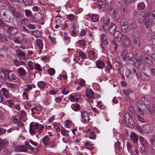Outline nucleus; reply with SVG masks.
<instances>
[{
  "instance_id": "1",
  "label": "nucleus",
  "mask_w": 155,
  "mask_h": 155,
  "mask_svg": "<svg viewBox=\"0 0 155 155\" xmlns=\"http://www.w3.org/2000/svg\"><path fill=\"white\" fill-rule=\"evenodd\" d=\"M134 59L135 63L139 66L143 65L145 61L144 57L138 52L135 54Z\"/></svg>"
},
{
  "instance_id": "2",
  "label": "nucleus",
  "mask_w": 155,
  "mask_h": 155,
  "mask_svg": "<svg viewBox=\"0 0 155 155\" xmlns=\"http://www.w3.org/2000/svg\"><path fill=\"white\" fill-rule=\"evenodd\" d=\"M102 43L100 45L102 49V52H104L105 51L106 46L108 45L109 40L106 37L105 34L102 35L101 38Z\"/></svg>"
},
{
  "instance_id": "3",
  "label": "nucleus",
  "mask_w": 155,
  "mask_h": 155,
  "mask_svg": "<svg viewBox=\"0 0 155 155\" xmlns=\"http://www.w3.org/2000/svg\"><path fill=\"white\" fill-rule=\"evenodd\" d=\"M124 118L127 125L130 127L133 128L134 126V122L129 114H125Z\"/></svg>"
},
{
  "instance_id": "4",
  "label": "nucleus",
  "mask_w": 155,
  "mask_h": 155,
  "mask_svg": "<svg viewBox=\"0 0 155 155\" xmlns=\"http://www.w3.org/2000/svg\"><path fill=\"white\" fill-rule=\"evenodd\" d=\"M134 15L137 17L140 22H142L145 20V13L143 12H140L134 11Z\"/></svg>"
},
{
  "instance_id": "5",
  "label": "nucleus",
  "mask_w": 155,
  "mask_h": 155,
  "mask_svg": "<svg viewBox=\"0 0 155 155\" xmlns=\"http://www.w3.org/2000/svg\"><path fill=\"white\" fill-rule=\"evenodd\" d=\"M122 58L127 61L132 60L133 57V54L130 52L128 53L126 50H124L122 53Z\"/></svg>"
},
{
  "instance_id": "6",
  "label": "nucleus",
  "mask_w": 155,
  "mask_h": 155,
  "mask_svg": "<svg viewBox=\"0 0 155 155\" xmlns=\"http://www.w3.org/2000/svg\"><path fill=\"white\" fill-rule=\"evenodd\" d=\"M10 13H12V15L11 20L12 21H14L15 17L16 18H19L21 17L20 13L17 11L15 8L12 7L11 6H10Z\"/></svg>"
},
{
  "instance_id": "7",
  "label": "nucleus",
  "mask_w": 155,
  "mask_h": 155,
  "mask_svg": "<svg viewBox=\"0 0 155 155\" xmlns=\"http://www.w3.org/2000/svg\"><path fill=\"white\" fill-rule=\"evenodd\" d=\"M10 71L8 70H5L2 72H0V79L5 81L9 79V73Z\"/></svg>"
},
{
  "instance_id": "8",
  "label": "nucleus",
  "mask_w": 155,
  "mask_h": 155,
  "mask_svg": "<svg viewBox=\"0 0 155 155\" xmlns=\"http://www.w3.org/2000/svg\"><path fill=\"white\" fill-rule=\"evenodd\" d=\"M149 104V101L147 97H141L140 101L138 103V105H140L142 107H146Z\"/></svg>"
},
{
  "instance_id": "9",
  "label": "nucleus",
  "mask_w": 155,
  "mask_h": 155,
  "mask_svg": "<svg viewBox=\"0 0 155 155\" xmlns=\"http://www.w3.org/2000/svg\"><path fill=\"white\" fill-rule=\"evenodd\" d=\"M122 44L125 47H127L130 45V41L128 38L125 35H122L121 38Z\"/></svg>"
},
{
  "instance_id": "10",
  "label": "nucleus",
  "mask_w": 155,
  "mask_h": 155,
  "mask_svg": "<svg viewBox=\"0 0 155 155\" xmlns=\"http://www.w3.org/2000/svg\"><path fill=\"white\" fill-rule=\"evenodd\" d=\"M142 130L146 133H150L153 131V128L150 124H146L142 127Z\"/></svg>"
},
{
  "instance_id": "11",
  "label": "nucleus",
  "mask_w": 155,
  "mask_h": 155,
  "mask_svg": "<svg viewBox=\"0 0 155 155\" xmlns=\"http://www.w3.org/2000/svg\"><path fill=\"white\" fill-rule=\"evenodd\" d=\"M115 38V40L117 42H119L120 41L121 38L122 36L121 33L118 31H116L113 34Z\"/></svg>"
},
{
  "instance_id": "12",
  "label": "nucleus",
  "mask_w": 155,
  "mask_h": 155,
  "mask_svg": "<svg viewBox=\"0 0 155 155\" xmlns=\"http://www.w3.org/2000/svg\"><path fill=\"white\" fill-rule=\"evenodd\" d=\"M35 125L36 131H37V130H38V133L40 134L42 130L44 129V126L38 123H35Z\"/></svg>"
},
{
  "instance_id": "13",
  "label": "nucleus",
  "mask_w": 155,
  "mask_h": 155,
  "mask_svg": "<svg viewBox=\"0 0 155 155\" xmlns=\"http://www.w3.org/2000/svg\"><path fill=\"white\" fill-rule=\"evenodd\" d=\"M81 116L82 118V121L87 122L88 121L89 117L86 112L84 111L81 112Z\"/></svg>"
},
{
  "instance_id": "14",
  "label": "nucleus",
  "mask_w": 155,
  "mask_h": 155,
  "mask_svg": "<svg viewBox=\"0 0 155 155\" xmlns=\"http://www.w3.org/2000/svg\"><path fill=\"white\" fill-rule=\"evenodd\" d=\"M16 54L20 59H22L25 58V53L23 51L20 50H17Z\"/></svg>"
},
{
  "instance_id": "15",
  "label": "nucleus",
  "mask_w": 155,
  "mask_h": 155,
  "mask_svg": "<svg viewBox=\"0 0 155 155\" xmlns=\"http://www.w3.org/2000/svg\"><path fill=\"white\" fill-rule=\"evenodd\" d=\"M8 144V142L6 140L0 139V151L3 147H5Z\"/></svg>"
},
{
  "instance_id": "16",
  "label": "nucleus",
  "mask_w": 155,
  "mask_h": 155,
  "mask_svg": "<svg viewBox=\"0 0 155 155\" xmlns=\"http://www.w3.org/2000/svg\"><path fill=\"white\" fill-rule=\"evenodd\" d=\"M116 26L113 23H111L110 25L109 29V32L111 35L113 34L116 31Z\"/></svg>"
},
{
  "instance_id": "17",
  "label": "nucleus",
  "mask_w": 155,
  "mask_h": 155,
  "mask_svg": "<svg viewBox=\"0 0 155 155\" xmlns=\"http://www.w3.org/2000/svg\"><path fill=\"white\" fill-rule=\"evenodd\" d=\"M96 65L98 68L103 69L104 67L105 64L102 61L98 60L96 61Z\"/></svg>"
},
{
  "instance_id": "18",
  "label": "nucleus",
  "mask_w": 155,
  "mask_h": 155,
  "mask_svg": "<svg viewBox=\"0 0 155 155\" xmlns=\"http://www.w3.org/2000/svg\"><path fill=\"white\" fill-rule=\"evenodd\" d=\"M94 94V92L91 89H89L86 90V95L90 98H91L93 97Z\"/></svg>"
},
{
  "instance_id": "19",
  "label": "nucleus",
  "mask_w": 155,
  "mask_h": 155,
  "mask_svg": "<svg viewBox=\"0 0 155 155\" xmlns=\"http://www.w3.org/2000/svg\"><path fill=\"white\" fill-rule=\"evenodd\" d=\"M71 107V108L75 111H79L81 108L80 105L77 104H72Z\"/></svg>"
},
{
  "instance_id": "20",
  "label": "nucleus",
  "mask_w": 155,
  "mask_h": 155,
  "mask_svg": "<svg viewBox=\"0 0 155 155\" xmlns=\"http://www.w3.org/2000/svg\"><path fill=\"white\" fill-rule=\"evenodd\" d=\"M36 44L38 46L39 50L41 51L43 49V44L42 41L41 39L36 40Z\"/></svg>"
},
{
  "instance_id": "21",
  "label": "nucleus",
  "mask_w": 155,
  "mask_h": 155,
  "mask_svg": "<svg viewBox=\"0 0 155 155\" xmlns=\"http://www.w3.org/2000/svg\"><path fill=\"white\" fill-rule=\"evenodd\" d=\"M14 63L16 66L20 65H25L26 63L24 61H19L18 59H15L13 61Z\"/></svg>"
},
{
  "instance_id": "22",
  "label": "nucleus",
  "mask_w": 155,
  "mask_h": 155,
  "mask_svg": "<svg viewBox=\"0 0 155 155\" xmlns=\"http://www.w3.org/2000/svg\"><path fill=\"white\" fill-rule=\"evenodd\" d=\"M43 16V15L42 14H38L33 17V20L36 21H40L42 20Z\"/></svg>"
},
{
  "instance_id": "23",
  "label": "nucleus",
  "mask_w": 155,
  "mask_h": 155,
  "mask_svg": "<svg viewBox=\"0 0 155 155\" xmlns=\"http://www.w3.org/2000/svg\"><path fill=\"white\" fill-rule=\"evenodd\" d=\"M36 130L35 125L31 123L30 124L29 131L31 134H34Z\"/></svg>"
},
{
  "instance_id": "24",
  "label": "nucleus",
  "mask_w": 155,
  "mask_h": 155,
  "mask_svg": "<svg viewBox=\"0 0 155 155\" xmlns=\"http://www.w3.org/2000/svg\"><path fill=\"white\" fill-rule=\"evenodd\" d=\"M87 53L89 54V56L90 58H95L96 57V53L92 50H89L87 51Z\"/></svg>"
},
{
  "instance_id": "25",
  "label": "nucleus",
  "mask_w": 155,
  "mask_h": 155,
  "mask_svg": "<svg viewBox=\"0 0 155 155\" xmlns=\"http://www.w3.org/2000/svg\"><path fill=\"white\" fill-rule=\"evenodd\" d=\"M139 75L140 79L143 80H147L148 78V76L144 73L140 72Z\"/></svg>"
},
{
  "instance_id": "26",
  "label": "nucleus",
  "mask_w": 155,
  "mask_h": 155,
  "mask_svg": "<svg viewBox=\"0 0 155 155\" xmlns=\"http://www.w3.org/2000/svg\"><path fill=\"white\" fill-rule=\"evenodd\" d=\"M137 7L138 10H143L145 8V5L143 2H140L137 4Z\"/></svg>"
},
{
  "instance_id": "27",
  "label": "nucleus",
  "mask_w": 155,
  "mask_h": 155,
  "mask_svg": "<svg viewBox=\"0 0 155 155\" xmlns=\"http://www.w3.org/2000/svg\"><path fill=\"white\" fill-rule=\"evenodd\" d=\"M138 106V111L140 114L141 116H143V110H147L146 108V107H142L140 106V105H137Z\"/></svg>"
},
{
  "instance_id": "28",
  "label": "nucleus",
  "mask_w": 155,
  "mask_h": 155,
  "mask_svg": "<svg viewBox=\"0 0 155 155\" xmlns=\"http://www.w3.org/2000/svg\"><path fill=\"white\" fill-rule=\"evenodd\" d=\"M99 15L97 14H92L91 16L92 21L94 22H97L99 20Z\"/></svg>"
},
{
  "instance_id": "29",
  "label": "nucleus",
  "mask_w": 155,
  "mask_h": 155,
  "mask_svg": "<svg viewBox=\"0 0 155 155\" xmlns=\"http://www.w3.org/2000/svg\"><path fill=\"white\" fill-rule=\"evenodd\" d=\"M49 139L47 136H45L43 138L42 142L45 145H48L49 143Z\"/></svg>"
},
{
  "instance_id": "30",
  "label": "nucleus",
  "mask_w": 155,
  "mask_h": 155,
  "mask_svg": "<svg viewBox=\"0 0 155 155\" xmlns=\"http://www.w3.org/2000/svg\"><path fill=\"white\" fill-rule=\"evenodd\" d=\"M113 16L115 20H117L119 18V15L116 9H114L113 13Z\"/></svg>"
},
{
  "instance_id": "31",
  "label": "nucleus",
  "mask_w": 155,
  "mask_h": 155,
  "mask_svg": "<svg viewBox=\"0 0 155 155\" xmlns=\"http://www.w3.org/2000/svg\"><path fill=\"white\" fill-rule=\"evenodd\" d=\"M110 23V19L105 18L104 19L103 22V27L104 29L106 28V27L108 26Z\"/></svg>"
},
{
  "instance_id": "32",
  "label": "nucleus",
  "mask_w": 155,
  "mask_h": 155,
  "mask_svg": "<svg viewBox=\"0 0 155 155\" xmlns=\"http://www.w3.org/2000/svg\"><path fill=\"white\" fill-rule=\"evenodd\" d=\"M17 149L18 151L25 152H26L27 151V149L24 145L18 146Z\"/></svg>"
},
{
  "instance_id": "33",
  "label": "nucleus",
  "mask_w": 155,
  "mask_h": 155,
  "mask_svg": "<svg viewBox=\"0 0 155 155\" xmlns=\"http://www.w3.org/2000/svg\"><path fill=\"white\" fill-rule=\"evenodd\" d=\"M130 137L134 143H137L138 139L136 135L132 134L130 136Z\"/></svg>"
},
{
  "instance_id": "34",
  "label": "nucleus",
  "mask_w": 155,
  "mask_h": 155,
  "mask_svg": "<svg viewBox=\"0 0 155 155\" xmlns=\"http://www.w3.org/2000/svg\"><path fill=\"white\" fill-rule=\"evenodd\" d=\"M17 31V28L15 27H10V34L14 35Z\"/></svg>"
},
{
  "instance_id": "35",
  "label": "nucleus",
  "mask_w": 155,
  "mask_h": 155,
  "mask_svg": "<svg viewBox=\"0 0 155 155\" xmlns=\"http://www.w3.org/2000/svg\"><path fill=\"white\" fill-rule=\"evenodd\" d=\"M18 71L19 74L21 76L26 74L25 71L21 68H19Z\"/></svg>"
},
{
  "instance_id": "36",
  "label": "nucleus",
  "mask_w": 155,
  "mask_h": 155,
  "mask_svg": "<svg viewBox=\"0 0 155 155\" xmlns=\"http://www.w3.org/2000/svg\"><path fill=\"white\" fill-rule=\"evenodd\" d=\"M120 24L121 27L122 28L123 27H126L128 25V22L125 19H122L121 21Z\"/></svg>"
},
{
  "instance_id": "37",
  "label": "nucleus",
  "mask_w": 155,
  "mask_h": 155,
  "mask_svg": "<svg viewBox=\"0 0 155 155\" xmlns=\"http://www.w3.org/2000/svg\"><path fill=\"white\" fill-rule=\"evenodd\" d=\"M25 147L28 149L31 150V151H33L35 150V148L32 147L30 144L27 142H26L25 144Z\"/></svg>"
},
{
  "instance_id": "38",
  "label": "nucleus",
  "mask_w": 155,
  "mask_h": 155,
  "mask_svg": "<svg viewBox=\"0 0 155 155\" xmlns=\"http://www.w3.org/2000/svg\"><path fill=\"white\" fill-rule=\"evenodd\" d=\"M149 110L151 114L155 113V106H150L149 107Z\"/></svg>"
},
{
  "instance_id": "39",
  "label": "nucleus",
  "mask_w": 155,
  "mask_h": 155,
  "mask_svg": "<svg viewBox=\"0 0 155 155\" xmlns=\"http://www.w3.org/2000/svg\"><path fill=\"white\" fill-rule=\"evenodd\" d=\"M120 10L121 15H125L127 13V9L126 7H123L122 8H121Z\"/></svg>"
},
{
  "instance_id": "40",
  "label": "nucleus",
  "mask_w": 155,
  "mask_h": 155,
  "mask_svg": "<svg viewBox=\"0 0 155 155\" xmlns=\"http://www.w3.org/2000/svg\"><path fill=\"white\" fill-rule=\"evenodd\" d=\"M3 92V94L5 96L6 98H8L9 92L6 89H3L2 90Z\"/></svg>"
},
{
  "instance_id": "41",
  "label": "nucleus",
  "mask_w": 155,
  "mask_h": 155,
  "mask_svg": "<svg viewBox=\"0 0 155 155\" xmlns=\"http://www.w3.org/2000/svg\"><path fill=\"white\" fill-rule=\"evenodd\" d=\"M115 146L116 148L118 149V150L120 151L122 149V148L120 146V143L119 141H117V143H115Z\"/></svg>"
},
{
  "instance_id": "42",
  "label": "nucleus",
  "mask_w": 155,
  "mask_h": 155,
  "mask_svg": "<svg viewBox=\"0 0 155 155\" xmlns=\"http://www.w3.org/2000/svg\"><path fill=\"white\" fill-rule=\"evenodd\" d=\"M25 15L27 17H30L32 15V13L30 10H25Z\"/></svg>"
},
{
  "instance_id": "43",
  "label": "nucleus",
  "mask_w": 155,
  "mask_h": 155,
  "mask_svg": "<svg viewBox=\"0 0 155 155\" xmlns=\"http://www.w3.org/2000/svg\"><path fill=\"white\" fill-rule=\"evenodd\" d=\"M145 25L146 28H148L150 26V21L149 19L146 18L145 20Z\"/></svg>"
},
{
  "instance_id": "44",
  "label": "nucleus",
  "mask_w": 155,
  "mask_h": 155,
  "mask_svg": "<svg viewBox=\"0 0 155 155\" xmlns=\"http://www.w3.org/2000/svg\"><path fill=\"white\" fill-rule=\"evenodd\" d=\"M38 84L39 87L41 88H42L45 86V83L43 81H41L40 82H38Z\"/></svg>"
},
{
  "instance_id": "45",
  "label": "nucleus",
  "mask_w": 155,
  "mask_h": 155,
  "mask_svg": "<svg viewBox=\"0 0 155 155\" xmlns=\"http://www.w3.org/2000/svg\"><path fill=\"white\" fill-rule=\"evenodd\" d=\"M139 140L140 141V143H141L142 147H145V141H144V140L143 138V137H139Z\"/></svg>"
},
{
  "instance_id": "46",
  "label": "nucleus",
  "mask_w": 155,
  "mask_h": 155,
  "mask_svg": "<svg viewBox=\"0 0 155 155\" xmlns=\"http://www.w3.org/2000/svg\"><path fill=\"white\" fill-rule=\"evenodd\" d=\"M61 133L64 136H67L68 134V131L65 129L62 128L61 130Z\"/></svg>"
},
{
  "instance_id": "47",
  "label": "nucleus",
  "mask_w": 155,
  "mask_h": 155,
  "mask_svg": "<svg viewBox=\"0 0 155 155\" xmlns=\"http://www.w3.org/2000/svg\"><path fill=\"white\" fill-rule=\"evenodd\" d=\"M89 138L90 139H94L96 137L95 134L93 131H91V132L89 135Z\"/></svg>"
},
{
  "instance_id": "48",
  "label": "nucleus",
  "mask_w": 155,
  "mask_h": 155,
  "mask_svg": "<svg viewBox=\"0 0 155 155\" xmlns=\"http://www.w3.org/2000/svg\"><path fill=\"white\" fill-rule=\"evenodd\" d=\"M49 74L52 76L54 74L55 71L54 69L53 68H50L48 70Z\"/></svg>"
},
{
  "instance_id": "49",
  "label": "nucleus",
  "mask_w": 155,
  "mask_h": 155,
  "mask_svg": "<svg viewBox=\"0 0 155 155\" xmlns=\"http://www.w3.org/2000/svg\"><path fill=\"white\" fill-rule=\"evenodd\" d=\"M134 43L138 47H139L140 45V41L138 38L135 39L134 40Z\"/></svg>"
},
{
  "instance_id": "50",
  "label": "nucleus",
  "mask_w": 155,
  "mask_h": 155,
  "mask_svg": "<svg viewBox=\"0 0 155 155\" xmlns=\"http://www.w3.org/2000/svg\"><path fill=\"white\" fill-rule=\"evenodd\" d=\"M33 64L31 61H29L28 62V65L29 68L30 70H32L33 69Z\"/></svg>"
},
{
  "instance_id": "51",
  "label": "nucleus",
  "mask_w": 155,
  "mask_h": 155,
  "mask_svg": "<svg viewBox=\"0 0 155 155\" xmlns=\"http://www.w3.org/2000/svg\"><path fill=\"white\" fill-rule=\"evenodd\" d=\"M65 123L67 127L69 128L71 126V122L69 120H67L65 122Z\"/></svg>"
},
{
  "instance_id": "52",
  "label": "nucleus",
  "mask_w": 155,
  "mask_h": 155,
  "mask_svg": "<svg viewBox=\"0 0 155 155\" xmlns=\"http://www.w3.org/2000/svg\"><path fill=\"white\" fill-rule=\"evenodd\" d=\"M137 116L138 119L142 123L144 122L145 120L142 116H140L139 114H138Z\"/></svg>"
},
{
  "instance_id": "53",
  "label": "nucleus",
  "mask_w": 155,
  "mask_h": 155,
  "mask_svg": "<svg viewBox=\"0 0 155 155\" xmlns=\"http://www.w3.org/2000/svg\"><path fill=\"white\" fill-rule=\"evenodd\" d=\"M35 68L38 71H42V69L40 68V65L38 63L35 64Z\"/></svg>"
},
{
  "instance_id": "54",
  "label": "nucleus",
  "mask_w": 155,
  "mask_h": 155,
  "mask_svg": "<svg viewBox=\"0 0 155 155\" xmlns=\"http://www.w3.org/2000/svg\"><path fill=\"white\" fill-rule=\"evenodd\" d=\"M97 4L99 5V8L101 9L102 8V6L103 5V2L102 0H98L97 1Z\"/></svg>"
},
{
  "instance_id": "55",
  "label": "nucleus",
  "mask_w": 155,
  "mask_h": 155,
  "mask_svg": "<svg viewBox=\"0 0 155 155\" xmlns=\"http://www.w3.org/2000/svg\"><path fill=\"white\" fill-rule=\"evenodd\" d=\"M27 27L30 29H33L35 28V25L31 24H27Z\"/></svg>"
},
{
  "instance_id": "56",
  "label": "nucleus",
  "mask_w": 155,
  "mask_h": 155,
  "mask_svg": "<svg viewBox=\"0 0 155 155\" xmlns=\"http://www.w3.org/2000/svg\"><path fill=\"white\" fill-rule=\"evenodd\" d=\"M79 54L80 56L82 58H85L86 57L85 54L82 51H80Z\"/></svg>"
},
{
  "instance_id": "57",
  "label": "nucleus",
  "mask_w": 155,
  "mask_h": 155,
  "mask_svg": "<svg viewBox=\"0 0 155 155\" xmlns=\"http://www.w3.org/2000/svg\"><path fill=\"white\" fill-rule=\"evenodd\" d=\"M112 44L115 50H117L118 48L117 43L114 41L112 42Z\"/></svg>"
},
{
  "instance_id": "58",
  "label": "nucleus",
  "mask_w": 155,
  "mask_h": 155,
  "mask_svg": "<svg viewBox=\"0 0 155 155\" xmlns=\"http://www.w3.org/2000/svg\"><path fill=\"white\" fill-rule=\"evenodd\" d=\"M3 152H4L3 154L5 155H7L8 154H9V150L8 149L6 148L4 149Z\"/></svg>"
},
{
  "instance_id": "59",
  "label": "nucleus",
  "mask_w": 155,
  "mask_h": 155,
  "mask_svg": "<svg viewBox=\"0 0 155 155\" xmlns=\"http://www.w3.org/2000/svg\"><path fill=\"white\" fill-rule=\"evenodd\" d=\"M85 81L83 79H81L79 82V84H80V85L81 87H83L85 85Z\"/></svg>"
},
{
  "instance_id": "60",
  "label": "nucleus",
  "mask_w": 155,
  "mask_h": 155,
  "mask_svg": "<svg viewBox=\"0 0 155 155\" xmlns=\"http://www.w3.org/2000/svg\"><path fill=\"white\" fill-rule=\"evenodd\" d=\"M150 28L151 30H152L154 32L155 31V24H151Z\"/></svg>"
},
{
  "instance_id": "61",
  "label": "nucleus",
  "mask_w": 155,
  "mask_h": 155,
  "mask_svg": "<svg viewBox=\"0 0 155 155\" xmlns=\"http://www.w3.org/2000/svg\"><path fill=\"white\" fill-rule=\"evenodd\" d=\"M107 64L108 65V67H107V68H110L113 69L112 66L110 61H107Z\"/></svg>"
},
{
  "instance_id": "62",
  "label": "nucleus",
  "mask_w": 155,
  "mask_h": 155,
  "mask_svg": "<svg viewBox=\"0 0 155 155\" xmlns=\"http://www.w3.org/2000/svg\"><path fill=\"white\" fill-rule=\"evenodd\" d=\"M85 41L84 40H80L79 41V42L80 44L82 46H85Z\"/></svg>"
},
{
  "instance_id": "63",
  "label": "nucleus",
  "mask_w": 155,
  "mask_h": 155,
  "mask_svg": "<svg viewBox=\"0 0 155 155\" xmlns=\"http://www.w3.org/2000/svg\"><path fill=\"white\" fill-rule=\"evenodd\" d=\"M4 26V29L6 32H9L10 31V27L9 26L5 25Z\"/></svg>"
},
{
  "instance_id": "64",
  "label": "nucleus",
  "mask_w": 155,
  "mask_h": 155,
  "mask_svg": "<svg viewBox=\"0 0 155 155\" xmlns=\"http://www.w3.org/2000/svg\"><path fill=\"white\" fill-rule=\"evenodd\" d=\"M150 14L151 17H152L153 19L155 20V11H153L151 13H150Z\"/></svg>"
}]
</instances>
